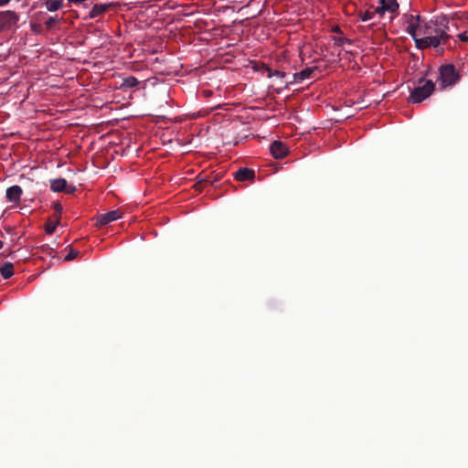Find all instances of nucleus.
I'll return each instance as SVG.
<instances>
[{
    "instance_id": "18",
    "label": "nucleus",
    "mask_w": 468,
    "mask_h": 468,
    "mask_svg": "<svg viewBox=\"0 0 468 468\" xmlns=\"http://www.w3.org/2000/svg\"><path fill=\"white\" fill-rule=\"evenodd\" d=\"M423 36L424 37H416L415 38H413L414 41H415L416 47L418 48H430L429 45H428L427 36L426 35H423Z\"/></svg>"
},
{
    "instance_id": "19",
    "label": "nucleus",
    "mask_w": 468,
    "mask_h": 468,
    "mask_svg": "<svg viewBox=\"0 0 468 468\" xmlns=\"http://www.w3.org/2000/svg\"><path fill=\"white\" fill-rule=\"evenodd\" d=\"M377 14L379 15L378 12H376V8H375L373 11L367 10L366 12L362 13L360 15V17H361L362 21H367V20L372 19Z\"/></svg>"
},
{
    "instance_id": "32",
    "label": "nucleus",
    "mask_w": 468,
    "mask_h": 468,
    "mask_svg": "<svg viewBox=\"0 0 468 468\" xmlns=\"http://www.w3.org/2000/svg\"><path fill=\"white\" fill-rule=\"evenodd\" d=\"M4 242L0 240V250L3 248Z\"/></svg>"
},
{
    "instance_id": "29",
    "label": "nucleus",
    "mask_w": 468,
    "mask_h": 468,
    "mask_svg": "<svg viewBox=\"0 0 468 468\" xmlns=\"http://www.w3.org/2000/svg\"><path fill=\"white\" fill-rule=\"evenodd\" d=\"M10 0H0V7L7 5Z\"/></svg>"
},
{
    "instance_id": "4",
    "label": "nucleus",
    "mask_w": 468,
    "mask_h": 468,
    "mask_svg": "<svg viewBox=\"0 0 468 468\" xmlns=\"http://www.w3.org/2000/svg\"><path fill=\"white\" fill-rule=\"evenodd\" d=\"M18 21L19 16L15 11H0V33L11 30Z\"/></svg>"
},
{
    "instance_id": "25",
    "label": "nucleus",
    "mask_w": 468,
    "mask_h": 468,
    "mask_svg": "<svg viewBox=\"0 0 468 468\" xmlns=\"http://www.w3.org/2000/svg\"><path fill=\"white\" fill-rule=\"evenodd\" d=\"M39 249L42 252L48 253L49 255H52V253L54 252V250L50 248L48 245H43Z\"/></svg>"
},
{
    "instance_id": "3",
    "label": "nucleus",
    "mask_w": 468,
    "mask_h": 468,
    "mask_svg": "<svg viewBox=\"0 0 468 468\" xmlns=\"http://www.w3.org/2000/svg\"><path fill=\"white\" fill-rule=\"evenodd\" d=\"M449 23L450 20L445 16L438 17L435 21L424 23V29L422 30V35L440 36V31L448 33V31H450Z\"/></svg>"
},
{
    "instance_id": "2",
    "label": "nucleus",
    "mask_w": 468,
    "mask_h": 468,
    "mask_svg": "<svg viewBox=\"0 0 468 468\" xmlns=\"http://www.w3.org/2000/svg\"><path fill=\"white\" fill-rule=\"evenodd\" d=\"M461 79V75L456 70L454 65L446 64L440 68L439 81L442 88L452 86Z\"/></svg>"
},
{
    "instance_id": "26",
    "label": "nucleus",
    "mask_w": 468,
    "mask_h": 468,
    "mask_svg": "<svg viewBox=\"0 0 468 468\" xmlns=\"http://www.w3.org/2000/svg\"><path fill=\"white\" fill-rule=\"evenodd\" d=\"M53 208L58 214H60L63 209L62 205L58 202L53 204Z\"/></svg>"
},
{
    "instance_id": "7",
    "label": "nucleus",
    "mask_w": 468,
    "mask_h": 468,
    "mask_svg": "<svg viewBox=\"0 0 468 468\" xmlns=\"http://www.w3.org/2000/svg\"><path fill=\"white\" fill-rule=\"evenodd\" d=\"M380 5L376 7V12L382 16L385 12L396 13L399 9V4L395 0H379Z\"/></svg>"
},
{
    "instance_id": "13",
    "label": "nucleus",
    "mask_w": 468,
    "mask_h": 468,
    "mask_svg": "<svg viewBox=\"0 0 468 468\" xmlns=\"http://www.w3.org/2000/svg\"><path fill=\"white\" fill-rule=\"evenodd\" d=\"M314 73V68H306L300 72L293 74V80L295 82H302L304 80L311 79Z\"/></svg>"
},
{
    "instance_id": "9",
    "label": "nucleus",
    "mask_w": 468,
    "mask_h": 468,
    "mask_svg": "<svg viewBox=\"0 0 468 468\" xmlns=\"http://www.w3.org/2000/svg\"><path fill=\"white\" fill-rule=\"evenodd\" d=\"M121 217H122V213L118 209L112 210L108 213L100 215L97 218L96 225L100 226V227L104 226L110 222L119 219Z\"/></svg>"
},
{
    "instance_id": "31",
    "label": "nucleus",
    "mask_w": 468,
    "mask_h": 468,
    "mask_svg": "<svg viewBox=\"0 0 468 468\" xmlns=\"http://www.w3.org/2000/svg\"><path fill=\"white\" fill-rule=\"evenodd\" d=\"M333 30L335 32H341V30H340V28L338 27H335Z\"/></svg>"
},
{
    "instance_id": "14",
    "label": "nucleus",
    "mask_w": 468,
    "mask_h": 468,
    "mask_svg": "<svg viewBox=\"0 0 468 468\" xmlns=\"http://www.w3.org/2000/svg\"><path fill=\"white\" fill-rule=\"evenodd\" d=\"M67 187L65 178H56L50 181V188L53 192H64Z\"/></svg>"
},
{
    "instance_id": "21",
    "label": "nucleus",
    "mask_w": 468,
    "mask_h": 468,
    "mask_svg": "<svg viewBox=\"0 0 468 468\" xmlns=\"http://www.w3.org/2000/svg\"><path fill=\"white\" fill-rule=\"evenodd\" d=\"M351 43V40L349 38L344 37H334V44L336 46H343L344 44Z\"/></svg>"
},
{
    "instance_id": "22",
    "label": "nucleus",
    "mask_w": 468,
    "mask_h": 468,
    "mask_svg": "<svg viewBox=\"0 0 468 468\" xmlns=\"http://www.w3.org/2000/svg\"><path fill=\"white\" fill-rule=\"evenodd\" d=\"M57 228V223L54 222H48L46 224L45 230L48 234H52Z\"/></svg>"
},
{
    "instance_id": "17",
    "label": "nucleus",
    "mask_w": 468,
    "mask_h": 468,
    "mask_svg": "<svg viewBox=\"0 0 468 468\" xmlns=\"http://www.w3.org/2000/svg\"><path fill=\"white\" fill-rule=\"evenodd\" d=\"M138 85H139V80L135 77L130 76V77L123 79L121 87L122 88H134Z\"/></svg>"
},
{
    "instance_id": "30",
    "label": "nucleus",
    "mask_w": 468,
    "mask_h": 468,
    "mask_svg": "<svg viewBox=\"0 0 468 468\" xmlns=\"http://www.w3.org/2000/svg\"><path fill=\"white\" fill-rule=\"evenodd\" d=\"M195 186L197 187V189L201 190V188H202V181H200V182L197 183V184L195 185Z\"/></svg>"
},
{
    "instance_id": "20",
    "label": "nucleus",
    "mask_w": 468,
    "mask_h": 468,
    "mask_svg": "<svg viewBox=\"0 0 468 468\" xmlns=\"http://www.w3.org/2000/svg\"><path fill=\"white\" fill-rule=\"evenodd\" d=\"M80 255V251L69 248V253L65 256L64 261H69L76 259Z\"/></svg>"
},
{
    "instance_id": "24",
    "label": "nucleus",
    "mask_w": 468,
    "mask_h": 468,
    "mask_svg": "<svg viewBox=\"0 0 468 468\" xmlns=\"http://www.w3.org/2000/svg\"><path fill=\"white\" fill-rule=\"evenodd\" d=\"M268 71H269V74H268L269 78L273 77V76L283 78L285 76L284 72H282V71H279V70H273L272 71L271 69H268Z\"/></svg>"
},
{
    "instance_id": "27",
    "label": "nucleus",
    "mask_w": 468,
    "mask_h": 468,
    "mask_svg": "<svg viewBox=\"0 0 468 468\" xmlns=\"http://www.w3.org/2000/svg\"><path fill=\"white\" fill-rule=\"evenodd\" d=\"M458 38L463 41V42H466L468 41V34L467 32H463L461 34L458 35Z\"/></svg>"
},
{
    "instance_id": "23",
    "label": "nucleus",
    "mask_w": 468,
    "mask_h": 468,
    "mask_svg": "<svg viewBox=\"0 0 468 468\" xmlns=\"http://www.w3.org/2000/svg\"><path fill=\"white\" fill-rule=\"evenodd\" d=\"M58 22V19L57 17L51 16V17H49V18L46 21L45 25H46L47 28L50 29V28H52V27H53V26H54L55 24H57Z\"/></svg>"
},
{
    "instance_id": "10",
    "label": "nucleus",
    "mask_w": 468,
    "mask_h": 468,
    "mask_svg": "<svg viewBox=\"0 0 468 468\" xmlns=\"http://www.w3.org/2000/svg\"><path fill=\"white\" fill-rule=\"evenodd\" d=\"M23 190L21 186L15 185L6 189V199L12 203H18L20 201Z\"/></svg>"
},
{
    "instance_id": "15",
    "label": "nucleus",
    "mask_w": 468,
    "mask_h": 468,
    "mask_svg": "<svg viewBox=\"0 0 468 468\" xmlns=\"http://www.w3.org/2000/svg\"><path fill=\"white\" fill-rule=\"evenodd\" d=\"M0 274L4 279H9L14 274V265L11 262H5L0 267Z\"/></svg>"
},
{
    "instance_id": "6",
    "label": "nucleus",
    "mask_w": 468,
    "mask_h": 468,
    "mask_svg": "<svg viewBox=\"0 0 468 468\" xmlns=\"http://www.w3.org/2000/svg\"><path fill=\"white\" fill-rule=\"evenodd\" d=\"M271 154L276 159L285 157L289 152L288 147L281 141H274L270 147Z\"/></svg>"
},
{
    "instance_id": "8",
    "label": "nucleus",
    "mask_w": 468,
    "mask_h": 468,
    "mask_svg": "<svg viewBox=\"0 0 468 468\" xmlns=\"http://www.w3.org/2000/svg\"><path fill=\"white\" fill-rule=\"evenodd\" d=\"M440 36H427L429 47L437 48L440 45H446L451 38V35L447 32L440 31Z\"/></svg>"
},
{
    "instance_id": "12",
    "label": "nucleus",
    "mask_w": 468,
    "mask_h": 468,
    "mask_svg": "<svg viewBox=\"0 0 468 468\" xmlns=\"http://www.w3.org/2000/svg\"><path fill=\"white\" fill-rule=\"evenodd\" d=\"M111 5L110 4H96L93 5L91 10L90 11L89 17L95 18L99 16H101L106 11L109 10Z\"/></svg>"
},
{
    "instance_id": "33",
    "label": "nucleus",
    "mask_w": 468,
    "mask_h": 468,
    "mask_svg": "<svg viewBox=\"0 0 468 468\" xmlns=\"http://www.w3.org/2000/svg\"><path fill=\"white\" fill-rule=\"evenodd\" d=\"M452 24L453 27H457L456 24L453 22V20L452 21Z\"/></svg>"
},
{
    "instance_id": "11",
    "label": "nucleus",
    "mask_w": 468,
    "mask_h": 468,
    "mask_svg": "<svg viewBox=\"0 0 468 468\" xmlns=\"http://www.w3.org/2000/svg\"><path fill=\"white\" fill-rule=\"evenodd\" d=\"M233 176L238 181L253 180L255 177V171L248 167H241L235 172Z\"/></svg>"
},
{
    "instance_id": "5",
    "label": "nucleus",
    "mask_w": 468,
    "mask_h": 468,
    "mask_svg": "<svg viewBox=\"0 0 468 468\" xmlns=\"http://www.w3.org/2000/svg\"><path fill=\"white\" fill-rule=\"evenodd\" d=\"M424 23L421 22L420 16H410L408 19L407 32L415 38L422 35L424 29Z\"/></svg>"
},
{
    "instance_id": "1",
    "label": "nucleus",
    "mask_w": 468,
    "mask_h": 468,
    "mask_svg": "<svg viewBox=\"0 0 468 468\" xmlns=\"http://www.w3.org/2000/svg\"><path fill=\"white\" fill-rule=\"evenodd\" d=\"M434 89L435 84L432 80L420 79L418 86L411 90L409 101L412 103H420L427 99L433 92Z\"/></svg>"
},
{
    "instance_id": "28",
    "label": "nucleus",
    "mask_w": 468,
    "mask_h": 468,
    "mask_svg": "<svg viewBox=\"0 0 468 468\" xmlns=\"http://www.w3.org/2000/svg\"><path fill=\"white\" fill-rule=\"evenodd\" d=\"M76 190H77V188L75 186H68L67 185V187L64 192L67 194H73Z\"/></svg>"
},
{
    "instance_id": "16",
    "label": "nucleus",
    "mask_w": 468,
    "mask_h": 468,
    "mask_svg": "<svg viewBox=\"0 0 468 468\" xmlns=\"http://www.w3.org/2000/svg\"><path fill=\"white\" fill-rule=\"evenodd\" d=\"M63 6V0H47L46 7L49 12L57 11Z\"/></svg>"
}]
</instances>
